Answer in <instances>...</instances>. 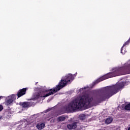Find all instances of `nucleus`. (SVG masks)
Listing matches in <instances>:
<instances>
[{"instance_id": "obj_10", "label": "nucleus", "mask_w": 130, "mask_h": 130, "mask_svg": "<svg viewBox=\"0 0 130 130\" xmlns=\"http://www.w3.org/2000/svg\"><path fill=\"white\" fill-rule=\"evenodd\" d=\"M57 120L58 121H64V120H66V117L63 116L58 117Z\"/></svg>"}, {"instance_id": "obj_12", "label": "nucleus", "mask_w": 130, "mask_h": 130, "mask_svg": "<svg viewBox=\"0 0 130 130\" xmlns=\"http://www.w3.org/2000/svg\"><path fill=\"white\" fill-rule=\"evenodd\" d=\"M80 120H85L86 119V116L84 114H82L79 116Z\"/></svg>"}, {"instance_id": "obj_8", "label": "nucleus", "mask_w": 130, "mask_h": 130, "mask_svg": "<svg viewBox=\"0 0 130 130\" xmlns=\"http://www.w3.org/2000/svg\"><path fill=\"white\" fill-rule=\"evenodd\" d=\"M45 126V124H44L43 123H38L37 124V127L39 130H41L43 128H44Z\"/></svg>"}, {"instance_id": "obj_14", "label": "nucleus", "mask_w": 130, "mask_h": 130, "mask_svg": "<svg viewBox=\"0 0 130 130\" xmlns=\"http://www.w3.org/2000/svg\"><path fill=\"white\" fill-rule=\"evenodd\" d=\"M3 98H4V96H0V100H1V99H3Z\"/></svg>"}, {"instance_id": "obj_2", "label": "nucleus", "mask_w": 130, "mask_h": 130, "mask_svg": "<svg viewBox=\"0 0 130 130\" xmlns=\"http://www.w3.org/2000/svg\"><path fill=\"white\" fill-rule=\"evenodd\" d=\"M73 80H74L73 74H69L67 76H66L61 80L58 84L56 85L55 87L53 88L55 90V92L56 93V92L62 89L63 87H65L68 83H70L71 81H73Z\"/></svg>"}, {"instance_id": "obj_4", "label": "nucleus", "mask_w": 130, "mask_h": 130, "mask_svg": "<svg viewBox=\"0 0 130 130\" xmlns=\"http://www.w3.org/2000/svg\"><path fill=\"white\" fill-rule=\"evenodd\" d=\"M16 98H17V94H12L11 95L8 96L6 100L7 105H10V104L13 103V101L16 100Z\"/></svg>"}, {"instance_id": "obj_7", "label": "nucleus", "mask_w": 130, "mask_h": 130, "mask_svg": "<svg viewBox=\"0 0 130 130\" xmlns=\"http://www.w3.org/2000/svg\"><path fill=\"white\" fill-rule=\"evenodd\" d=\"M19 105L21 106L22 108H28L30 107V102H19Z\"/></svg>"}, {"instance_id": "obj_18", "label": "nucleus", "mask_w": 130, "mask_h": 130, "mask_svg": "<svg viewBox=\"0 0 130 130\" xmlns=\"http://www.w3.org/2000/svg\"><path fill=\"white\" fill-rule=\"evenodd\" d=\"M84 89H86V87H84Z\"/></svg>"}, {"instance_id": "obj_5", "label": "nucleus", "mask_w": 130, "mask_h": 130, "mask_svg": "<svg viewBox=\"0 0 130 130\" xmlns=\"http://www.w3.org/2000/svg\"><path fill=\"white\" fill-rule=\"evenodd\" d=\"M27 91V88H24L21 89H19L17 92L18 98L24 96L26 94V91Z\"/></svg>"}, {"instance_id": "obj_17", "label": "nucleus", "mask_w": 130, "mask_h": 130, "mask_svg": "<svg viewBox=\"0 0 130 130\" xmlns=\"http://www.w3.org/2000/svg\"><path fill=\"white\" fill-rule=\"evenodd\" d=\"M0 119H2V116H0Z\"/></svg>"}, {"instance_id": "obj_15", "label": "nucleus", "mask_w": 130, "mask_h": 130, "mask_svg": "<svg viewBox=\"0 0 130 130\" xmlns=\"http://www.w3.org/2000/svg\"><path fill=\"white\" fill-rule=\"evenodd\" d=\"M128 130H130V127H128Z\"/></svg>"}, {"instance_id": "obj_13", "label": "nucleus", "mask_w": 130, "mask_h": 130, "mask_svg": "<svg viewBox=\"0 0 130 130\" xmlns=\"http://www.w3.org/2000/svg\"><path fill=\"white\" fill-rule=\"evenodd\" d=\"M4 109V107L2 105H0V112Z\"/></svg>"}, {"instance_id": "obj_6", "label": "nucleus", "mask_w": 130, "mask_h": 130, "mask_svg": "<svg viewBox=\"0 0 130 130\" xmlns=\"http://www.w3.org/2000/svg\"><path fill=\"white\" fill-rule=\"evenodd\" d=\"M77 123H79L77 122H74L73 123L68 124L67 125V128L69 129H75V128H77Z\"/></svg>"}, {"instance_id": "obj_9", "label": "nucleus", "mask_w": 130, "mask_h": 130, "mask_svg": "<svg viewBox=\"0 0 130 130\" xmlns=\"http://www.w3.org/2000/svg\"><path fill=\"white\" fill-rule=\"evenodd\" d=\"M113 120V119H112V118H107L105 120V123L106 124H109L112 122Z\"/></svg>"}, {"instance_id": "obj_1", "label": "nucleus", "mask_w": 130, "mask_h": 130, "mask_svg": "<svg viewBox=\"0 0 130 130\" xmlns=\"http://www.w3.org/2000/svg\"><path fill=\"white\" fill-rule=\"evenodd\" d=\"M125 82H120L116 85L106 87L95 98L89 96V94H86L79 96L70 102V111H75L78 109L83 108L84 106L87 108L93 107L101 103L103 101H106V99H109L113 95L119 92L120 89L124 87Z\"/></svg>"}, {"instance_id": "obj_3", "label": "nucleus", "mask_w": 130, "mask_h": 130, "mask_svg": "<svg viewBox=\"0 0 130 130\" xmlns=\"http://www.w3.org/2000/svg\"><path fill=\"white\" fill-rule=\"evenodd\" d=\"M56 93L54 88L47 89L45 90H41L40 92H36L34 94V98L36 99H39V98H43L44 97H48L50 95H53Z\"/></svg>"}, {"instance_id": "obj_16", "label": "nucleus", "mask_w": 130, "mask_h": 130, "mask_svg": "<svg viewBox=\"0 0 130 130\" xmlns=\"http://www.w3.org/2000/svg\"><path fill=\"white\" fill-rule=\"evenodd\" d=\"M84 88H81V89H80V90H83Z\"/></svg>"}, {"instance_id": "obj_11", "label": "nucleus", "mask_w": 130, "mask_h": 130, "mask_svg": "<svg viewBox=\"0 0 130 130\" xmlns=\"http://www.w3.org/2000/svg\"><path fill=\"white\" fill-rule=\"evenodd\" d=\"M125 110L130 111V103L126 105L124 107Z\"/></svg>"}, {"instance_id": "obj_19", "label": "nucleus", "mask_w": 130, "mask_h": 130, "mask_svg": "<svg viewBox=\"0 0 130 130\" xmlns=\"http://www.w3.org/2000/svg\"><path fill=\"white\" fill-rule=\"evenodd\" d=\"M38 82H36V84H37Z\"/></svg>"}]
</instances>
